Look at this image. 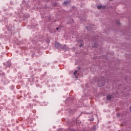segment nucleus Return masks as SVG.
Listing matches in <instances>:
<instances>
[{
    "label": "nucleus",
    "instance_id": "1",
    "mask_svg": "<svg viewBox=\"0 0 131 131\" xmlns=\"http://www.w3.org/2000/svg\"><path fill=\"white\" fill-rule=\"evenodd\" d=\"M97 83L98 86L99 88H101V86H103V85L105 84V79L104 78V77H100L99 79L98 80Z\"/></svg>",
    "mask_w": 131,
    "mask_h": 131
},
{
    "label": "nucleus",
    "instance_id": "2",
    "mask_svg": "<svg viewBox=\"0 0 131 131\" xmlns=\"http://www.w3.org/2000/svg\"><path fill=\"white\" fill-rule=\"evenodd\" d=\"M55 47L56 48V49H58V50H60L62 49V45L57 42H56L55 44Z\"/></svg>",
    "mask_w": 131,
    "mask_h": 131
},
{
    "label": "nucleus",
    "instance_id": "3",
    "mask_svg": "<svg viewBox=\"0 0 131 131\" xmlns=\"http://www.w3.org/2000/svg\"><path fill=\"white\" fill-rule=\"evenodd\" d=\"M4 65L6 66V67L9 68V67L12 66V63H11V62L7 61L4 63Z\"/></svg>",
    "mask_w": 131,
    "mask_h": 131
},
{
    "label": "nucleus",
    "instance_id": "4",
    "mask_svg": "<svg viewBox=\"0 0 131 131\" xmlns=\"http://www.w3.org/2000/svg\"><path fill=\"white\" fill-rule=\"evenodd\" d=\"M77 73V71H75V72H74V73H73V74H74V75L75 76V78H78V76H76V74Z\"/></svg>",
    "mask_w": 131,
    "mask_h": 131
},
{
    "label": "nucleus",
    "instance_id": "5",
    "mask_svg": "<svg viewBox=\"0 0 131 131\" xmlns=\"http://www.w3.org/2000/svg\"><path fill=\"white\" fill-rule=\"evenodd\" d=\"M106 100H111V95H108L106 97Z\"/></svg>",
    "mask_w": 131,
    "mask_h": 131
},
{
    "label": "nucleus",
    "instance_id": "6",
    "mask_svg": "<svg viewBox=\"0 0 131 131\" xmlns=\"http://www.w3.org/2000/svg\"><path fill=\"white\" fill-rule=\"evenodd\" d=\"M77 41L78 42H82V41H83V40H81V39H78V40H77Z\"/></svg>",
    "mask_w": 131,
    "mask_h": 131
},
{
    "label": "nucleus",
    "instance_id": "7",
    "mask_svg": "<svg viewBox=\"0 0 131 131\" xmlns=\"http://www.w3.org/2000/svg\"><path fill=\"white\" fill-rule=\"evenodd\" d=\"M101 9H102V10H105V9H106V6H101Z\"/></svg>",
    "mask_w": 131,
    "mask_h": 131
},
{
    "label": "nucleus",
    "instance_id": "8",
    "mask_svg": "<svg viewBox=\"0 0 131 131\" xmlns=\"http://www.w3.org/2000/svg\"><path fill=\"white\" fill-rule=\"evenodd\" d=\"M101 8H102V6H97V9H98V10H100Z\"/></svg>",
    "mask_w": 131,
    "mask_h": 131
},
{
    "label": "nucleus",
    "instance_id": "9",
    "mask_svg": "<svg viewBox=\"0 0 131 131\" xmlns=\"http://www.w3.org/2000/svg\"><path fill=\"white\" fill-rule=\"evenodd\" d=\"M98 47V43H95L94 45V48H97Z\"/></svg>",
    "mask_w": 131,
    "mask_h": 131
},
{
    "label": "nucleus",
    "instance_id": "10",
    "mask_svg": "<svg viewBox=\"0 0 131 131\" xmlns=\"http://www.w3.org/2000/svg\"><path fill=\"white\" fill-rule=\"evenodd\" d=\"M79 47H83V43H81L79 45Z\"/></svg>",
    "mask_w": 131,
    "mask_h": 131
},
{
    "label": "nucleus",
    "instance_id": "11",
    "mask_svg": "<svg viewBox=\"0 0 131 131\" xmlns=\"http://www.w3.org/2000/svg\"><path fill=\"white\" fill-rule=\"evenodd\" d=\"M70 131H76V130H75V129H70Z\"/></svg>",
    "mask_w": 131,
    "mask_h": 131
},
{
    "label": "nucleus",
    "instance_id": "12",
    "mask_svg": "<svg viewBox=\"0 0 131 131\" xmlns=\"http://www.w3.org/2000/svg\"><path fill=\"white\" fill-rule=\"evenodd\" d=\"M47 43H50V40L48 39L47 41Z\"/></svg>",
    "mask_w": 131,
    "mask_h": 131
},
{
    "label": "nucleus",
    "instance_id": "13",
    "mask_svg": "<svg viewBox=\"0 0 131 131\" xmlns=\"http://www.w3.org/2000/svg\"><path fill=\"white\" fill-rule=\"evenodd\" d=\"M117 24H118V25H119L120 24V23H119V22H118Z\"/></svg>",
    "mask_w": 131,
    "mask_h": 131
},
{
    "label": "nucleus",
    "instance_id": "14",
    "mask_svg": "<svg viewBox=\"0 0 131 131\" xmlns=\"http://www.w3.org/2000/svg\"><path fill=\"white\" fill-rule=\"evenodd\" d=\"M119 116V114H117V117H118Z\"/></svg>",
    "mask_w": 131,
    "mask_h": 131
},
{
    "label": "nucleus",
    "instance_id": "15",
    "mask_svg": "<svg viewBox=\"0 0 131 131\" xmlns=\"http://www.w3.org/2000/svg\"><path fill=\"white\" fill-rule=\"evenodd\" d=\"M56 30H59L58 28H56Z\"/></svg>",
    "mask_w": 131,
    "mask_h": 131
},
{
    "label": "nucleus",
    "instance_id": "16",
    "mask_svg": "<svg viewBox=\"0 0 131 131\" xmlns=\"http://www.w3.org/2000/svg\"><path fill=\"white\" fill-rule=\"evenodd\" d=\"M86 28L88 29V27H86Z\"/></svg>",
    "mask_w": 131,
    "mask_h": 131
},
{
    "label": "nucleus",
    "instance_id": "17",
    "mask_svg": "<svg viewBox=\"0 0 131 131\" xmlns=\"http://www.w3.org/2000/svg\"><path fill=\"white\" fill-rule=\"evenodd\" d=\"M110 1H112V0H110Z\"/></svg>",
    "mask_w": 131,
    "mask_h": 131
}]
</instances>
